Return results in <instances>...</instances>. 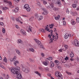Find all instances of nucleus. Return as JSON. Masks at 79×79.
I'll use <instances>...</instances> for the list:
<instances>
[{
    "instance_id": "nucleus-1",
    "label": "nucleus",
    "mask_w": 79,
    "mask_h": 79,
    "mask_svg": "<svg viewBox=\"0 0 79 79\" xmlns=\"http://www.w3.org/2000/svg\"><path fill=\"white\" fill-rule=\"evenodd\" d=\"M19 70H20V68L19 67H17L16 68H13L11 69V71L14 74H18V73L20 72Z\"/></svg>"
},
{
    "instance_id": "nucleus-2",
    "label": "nucleus",
    "mask_w": 79,
    "mask_h": 79,
    "mask_svg": "<svg viewBox=\"0 0 79 79\" xmlns=\"http://www.w3.org/2000/svg\"><path fill=\"white\" fill-rule=\"evenodd\" d=\"M34 40H35V42L36 43H37V44L40 47V48H41L43 49L44 48V47H43V44H41V42H40L39 40L36 39H34Z\"/></svg>"
},
{
    "instance_id": "nucleus-3",
    "label": "nucleus",
    "mask_w": 79,
    "mask_h": 79,
    "mask_svg": "<svg viewBox=\"0 0 79 79\" xmlns=\"http://www.w3.org/2000/svg\"><path fill=\"white\" fill-rule=\"evenodd\" d=\"M55 75L58 77L59 79H63V78H62V77L61 76L62 75L60 73V72L57 71Z\"/></svg>"
},
{
    "instance_id": "nucleus-4",
    "label": "nucleus",
    "mask_w": 79,
    "mask_h": 79,
    "mask_svg": "<svg viewBox=\"0 0 79 79\" xmlns=\"http://www.w3.org/2000/svg\"><path fill=\"white\" fill-rule=\"evenodd\" d=\"M4 2H6L9 4V6L10 8H14V6L12 5V3L10 1H8V0H4Z\"/></svg>"
},
{
    "instance_id": "nucleus-5",
    "label": "nucleus",
    "mask_w": 79,
    "mask_h": 79,
    "mask_svg": "<svg viewBox=\"0 0 79 79\" xmlns=\"http://www.w3.org/2000/svg\"><path fill=\"white\" fill-rule=\"evenodd\" d=\"M16 75V77L18 79H22V75L21 74V72H19L17 73V74H15Z\"/></svg>"
},
{
    "instance_id": "nucleus-6",
    "label": "nucleus",
    "mask_w": 79,
    "mask_h": 79,
    "mask_svg": "<svg viewBox=\"0 0 79 79\" xmlns=\"http://www.w3.org/2000/svg\"><path fill=\"white\" fill-rule=\"evenodd\" d=\"M22 70L23 71V72H25V73H28L29 72V69H26L25 68H24V67L22 66Z\"/></svg>"
},
{
    "instance_id": "nucleus-7",
    "label": "nucleus",
    "mask_w": 79,
    "mask_h": 79,
    "mask_svg": "<svg viewBox=\"0 0 79 79\" xmlns=\"http://www.w3.org/2000/svg\"><path fill=\"white\" fill-rule=\"evenodd\" d=\"M79 41H77V40H74V42H72V44L73 45H75V46H79Z\"/></svg>"
},
{
    "instance_id": "nucleus-8",
    "label": "nucleus",
    "mask_w": 79,
    "mask_h": 79,
    "mask_svg": "<svg viewBox=\"0 0 79 79\" xmlns=\"http://www.w3.org/2000/svg\"><path fill=\"white\" fill-rule=\"evenodd\" d=\"M56 5H58V6H60L61 5V1L60 0H58L55 3Z\"/></svg>"
},
{
    "instance_id": "nucleus-9",
    "label": "nucleus",
    "mask_w": 79,
    "mask_h": 79,
    "mask_svg": "<svg viewBox=\"0 0 79 79\" xmlns=\"http://www.w3.org/2000/svg\"><path fill=\"white\" fill-rule=\"evenodd\" d=\"M50 66L51 68H53L54 67V62L53 61H51L50 62Z\"/></svg>"
},
{
    "instance_id": "nucleus-10",
    "label": "nucleus",
    "mask_w": 79,
    "mask_h": 79,
    "mask_svg": "<svg viewBox=\"0 0 79 79\" xmlns=\"http://www.w3.org/2000/svg\"><path fill=\"white\" fill-rule=\"evenodd\" d=\"M20 32L23 34V35H26V32L24 31V29H22L20 30Z\"/></svg>"
},
{
    "instance_id": "nucleus-11",
    "label": "nucleus",
    "mask_w": 79,
    "mask_h": 79,
    "mask_svg": "<svg viewBox=\"0 0 79 79\" xmlns=\"http://www.w3.org/2000/svg\"><path fill=\"white\" fill-rule=\"evenodd\" d=\"M53 10L55 11H59L60 10V8L58 7H54L53 8Z\"/></svg>"
},
{
    "instance_id": "nucleus-12",
    "label": "nucleus",
    "mask_w": 79,
    "mask_h": 79,
    "mask_svg": "<svg viewBox=\"0 0 79 79\" xmlns=\"http://www.w3.org/2000/svg\"><path fill=\"white\" fill-rule=\"evenodd\" d=\"M69 37V34L68 33H66L64 35V38L65 39H68Z\"/></svg>"
},
{
    "instance_id": "nucleus-13",
    "label": "nucleus",
    "mask_w": 79,
    "mask_h": 79,
    "mask_svg": "<svg viewBox=\"0 0 79 79\" xmlns=\"http://www.w3.org/2000/svg\"><path fill=\"white\" fill-rule=\"evenodd\" d=\"M18 7H16L15 9V10H13V12H15V13H17L18 11V9H19Z\"/></svg>"
},
{
    "instance_id": "nucleus-14",
    "label": "nucleus",
    "mask_w": 79,
    "mask_h": 79,
    "mask_svg": "<svg viewBox=\"0 0 79 79\" xmlns=\"http://www.w3.org/2000/svg\"><path fill=\"white\" fill-rule=\"evenodd\" d=\"M28 52H34V49L33 48H29L28 50Z\"/></svg>"
},
{
    "instance_id": "nucleus-15",
    "label": "nucleus",
    "mask_w": 79,
    "mask_h": 79,
    "mask_svg": "<svg viewBox=\"0 0 79 79\" xmlns=\"http://www.w3.org/2000/svg\"><path fill=\"white\" fill-rule=\"evenodd\" d=\"M29 5H28L27 4H25L24 5V8H25V9H26L27 8H28V7H29Z\"/></svg>"
},
{
    "instance_id": "nucleus-16",
    "label": "nucleus",
    "mask_w": 79,
    "mask_h": 79,
    "mask_svg": "<svg viewBox=\"0 0 79 79\" xmlns=\"http://www.w3.org/2000/svg\"><path fill=\"white\" fill-rule=\"evenodd\" d=\"M17 53L19 55H20L21 54H20V51L18 50V49H16L15 50Z\"/></svg>"
},
{
    "instance_id": "nucleus-17",
    "label": "nucleus",
    "mask_w": 79,
    "mask_h": 79,
    "mask_svg": "<svg viewBox=\"0 0 79 79\" xmlns=\"http://www.w3.org/2000/svg\"><path fill=\"white\" fill-rule=\"evenodd\" d=\"M45 30L47 31H48L49 32H51V31H52L51 30L50 31L49 30V28H48V27H46L45 28Z\"/></svg>"
},
{
    "instance_id": "nucleus-18",
    "label": "nucleus",
    "mask_w": 79,
    "mask_h": 79,
    "mask_svg": "<svg viewBox=\"0 0 79 79\" xmlns=\"http://www.w3.org/2000/svg\"><path fill=\"white\" fill-rule=\"evenodd\" d=\"M54 62L55 63H56V64L57 65H58V64H60V62H59V61L56 60H55Z\"/></svg>"
},
{
    "instance_id": "nucleus-19",
    "label": "nucleus",
    "mask_w": 79,
    "mask_h": 79,
    "mask_svg": "<svg viewBox=\"0 0 79 79\" xmlns=\"http://www.w3.org/2000/svg\"><path fill=\"white\" fill-rule=\"evenodd\" d=\"M39 31L40 32H45V30L44 29H40L39 30Z\"/></svg>"
},
{
    "instance_id": "nucleus-20",
    "label": "nucleus",
    "mask_w": 79,
    "mask_h": 79,
    "mask_svg": "<svg viewBox=\"0 0 79 79\" xmlns=\"http://www.w3.org/2000/svg\"><path fill=\"white\" fill-rule=\"evenodd\" d=\"M60 18V15H58L57 16L55 17V19L56 20H57L58 19H59Z\"/></svg>"
},
{
    "instance_id": "nucleus-21",
    "label": "nucleus",
    "mask_w": 79,
    "mask_h": 79,
    "mask_svg": "<svg viewBox=\"0 0 79 79\" xmlns=\"http://www.w3.org/2000/svg\"><path fill=\"white\" fill-rule=\"evenodd\" d=\"M43 15H47V11L45 10L42 13Z\"/></svg>"
},
{
    "instance_id": "nucleus-22",
    "label": "nucleus",
    "mask_w": 79,
    "mask_h": 79,
    "mask_svg": "<svg viewBox=\"0 0 79 79\" xmlns=\"http://www.w3.org/2000/svg\"><path fill=\"white\" fill-rule=\"evenodd\" d=\"M2 8L3 10H7L8 8V7H2Z\"/></svg>"
},
{
    "instance_id": "nucleus-23",
    "label": "nucleus",
    "mask_w": 79,
    "mask_h": 79,
    "mask_svg": "<svg viewBox=\"0 0 79 79\" xmlns=\"http://www.w3.org/2000/svg\"><path fill=\"white\" fill-rule=\"evenodd\" d=\"M3 61L5 63H7V59L6 58V57L5 56L4 59L3 60Z\"/></svg>"
},
{
    "instance_id": "nucleus-24",
    "label": "nucleus",
    "mask_w": 79,
    "mask_h": 79,
    "mask_svg": "<svg viewBox=\"0 0 79 79\" xmlns=\"http://www.w3.org/2000/svg\"><path fill=\"white\" fill-rule=\"evenodd\" d=\"M19 18H21V17H19V18H17L16 19V21H18V22H19V23H20V22H21V21H20L19 20Z\"/></svg>"
},
{
    "instance_id": "nucleus-25",
    "label": "nucleus",
    "mask_w": 79,
    "mask_h": 79,
    "mask_svg": "<svg viewBox=\"0 0 79 79\" xmlns=\"http://www.w3.org/2000/svg\"><path fill=\"white\" fill-rule=\"evenodd\" d=\"M17 42L18 43H21V44H22V43H23V42H22L23 41H22V40L21 39L17 41Z\"/></svg>"
},
{
    "instance_id": "nucleus-26",
    "label": "nucleus",
    "mask_w": 79,
    "mask_h": 79,
    "mask_svg": "<svg viewBox=\"0 0 79 79\" xmlns=\"http://www.w3.org/2000/svg\"><path fill=\"white\" fill-rule=\"evenodd\" d=\"M16 63H19V61L16 60V61H14V64L15 66H16Z\"/></svg>"
},
{
    "instance_id": "nucleus-27",
    "label": "nucleus",
    "mask_w": 79,
    "mask_h": 79,
    "mask_svg": "<svg viewBox=\"0 0 79 79\" xmlns=\"http://www.w3.org/2000/svg\"><path fill=\"white\" fill-rule=\"evenodd\" d=\"M43 63L45 66H47V60H46V61L43 62Z\"/></svg>"
},
{
    "instance_id": "nucleus-28",
    "label": "nucleus",
    "mask_w": 79,
    "mask_h": 79,
    "mask_svg": "<svg viewBox=\"0 0 79 79\" xmlns=\"http://www.w3.org/2000/svg\"><path fill=\"white\" fill-rule=\"evenodd\" d=\"M77 4H73V5L72 6L74 8H75L77 7Z\"/></svg>"
},
{
    "instance_id": "nucleus-29",
    "label": "nucleus",
    "mask_w": 79,
    "mask_h": 79,
    "mask_svg": "<svg viewBox=\"0 0 79 79\" xmlns=\"http://www.w3.org/2000/svg\"><path fill=\"white\" fill-rule=\"evenodd\" d=\"M16 56H14V58L12 59H12H11V60L10 59V61H15V60H16Z\"/></svg>"
},
{
    "instance_id": "nucleus-30",
    "label": "nucleus",
    "mask_w": 79,
    "mask_h": 79,
    "mask_svg": "<svg viewBox=\"0 0 79 79\" xmlns=\"http://www.w3.org/2000/svg\"><path fill=\"white\" fill-rule=\"evenodd\" d=\"M27 11H28V12L30 11H31V8H30V7H28L27 8V9H26Z\"/></svg>"
},
{
    "instance_id": "nucleus-31",
    "label": "nucleus",
    "mask_w": 79,
    "mask_h": 79,
    "mask_svg": "<svg viewBox=\"0 0 79 79\" xmlns=\"http://www.w3.org/2000/svg\"><path fill=\"white\" fill-rule=\"evenodd\" d=\"M70 56L71 58H73V57H74V54L73 53L70 54Z\"/></svg>"
},
{
    "instance_id": "nucleus-32",
    "label": "nucleus",
    "mask_w": 79,
    "mask_h": 79,
    "mask_svg": "<svg viewBox=\"0 0 79 79\" xmlns=\"http://www.w3.org/2000/svg\"><path fill=\"white\" fill-rule=\"evenodd\" d=\"M71 24H72V25H75V24H76V22L74 21H73L71 22Z\"/></svg>"
},
{
    "instance_id": "nucleus-33",
    "label": "nucleus",
    "mask_w": 79,
    "mask_h": 79,
    "mask_svg": "<svg viewBox=\"0 0 79 79\" xmlns=\"http://www.w3.org/2000/svg\"><path fill=\"white\" fill-rule=\"evenodd\" d=\"M76 22L77 23H79V18H77L76 19Z\"/></svg>"
},
{
    "instance_id": "nucleus-34",
    "label": "nucleus",
    "mask_w": 79,
    "mask_h": 79,
    "mask_svg": "<svg viewBox=\"0 0 79 79\" xmlns=\"http://www.w3.org/2000/svg\"><path fill=\"white\" fill-rule=\"evenodd\" d=\"M0 67L2 68H3V69H5V68L2 65H1V64H0Z\"/></svg>"
},
{
    "instance_id": "nucleus-35",
    "label": "nucleus",
    "mask_w": 79,
    "mask_h": 79,
    "mask_svg": "<svg viewBox=\"0 0 79 79\" xmlns=\"http://www.w3.org/2000/svg\"><path fill=\"white\" fill-rule=\"evenodd\" d=\"M2 32L3 33H5V29L4 28L2 29Z\"/></svg>"
},
{
    "instance_id": "nucleus-36",
    "label": "nucleus",
    "mask_w": 79,
    "mask_h": 79,
    "mask_svg": "<svg viewBox=\"0 0 79 79\" xmlns=\"http://www.w3.org/2000/svg\"><path fill=\"white\" fill-rule=\"evenodd\" d=\"M33 19H34V17H31L29 19V20L32 21Z\"/></svg>"
},
{
    "instance_id": "nucleus-37",
    "label": "nucleus",
    "mask_w": 79,
    "mask_h": 79,
    "mask_svg": "<svg viewBox=\"0 0 79 79\" xmlns=\"http://www.w3.org/2000/svg\"><path fill=\"white\" fill-rule=\"evenodd\" d=\"M52 8H53H53H54L55 7H54V5L53 4H51L50 5Z\"/></svg>"
},
{
    "instance_id": "nucleus-38",
    "label": "nucleus",
    "mask_w": 79,
    "mask_h": 79,
    "mask_svg": "<svg viewBox=\"0 0 79 79\" xmlns=\"http://www.w3.org/2000/svg\"><path fill=\"white\" fill-rule=\"evenodd\" d=\"M31 28H32V27L31 26H29V30L31 32H32V30L31 29Z\"/></svg>"
},
{
    "instance_id": "nucleus-39",
    "label": "nucleus",
    "mask_w": 79,
    "mask_h": 79,
    "mask_svg": "<svg viewBox=\"0 0 79 79\" xmlns=\"http://www.w3.org/2000/svg\"><path fill=\"white\" fill-rule=\"evenodd\" d=\"M39 20H41V19H43V17L42 16H40L39 17Z\"/></svg>"
},
{
    "instance_id": "nucleus-40",
    "label": "nucleus",
    "mask_w": 79,
    "mask_h": 79,
    "mask_svg": "<svg viewBox=\"0 0 79 79\" xmlns=\"http://www.w3.org/2000/svg\"><path fill=\"white\" fill-rule=\"evenodd\" d=\"M57 68H58V69H60L61 68V66H59V65H57L56 66Z\"/></svg>"
},
{
    "instance_id": "nucleus-41",
    "label": "nucleus",
    "mask_w": 79,
    "mask_h": 79,
    "mask_svg": "<svg viewBox=\"0 0 79 79\" xmlns=\"http://www.w3.org/2000/svg\"><path fill=\"white\" fill-rule=\"evenodd\" d=\"M65 60H69V57H68L67 56H66L65 57V58H64Z\"/></svg>"
},
{
    "instance_id": "nucleus-42",
    "label": "nucleus",
    "mask_w": 79,
    "mask_h": 79,
    "mask_svg": "<svg viewBox=\"0 0 79 79\" xmlns=\"http://www.w3.org/2000/svg\"><path fill=\"white\" fill-rule=\"evenodd\" d=\"M51 26H52L51 27V26L50 27V26L48 27H49L50 29H52V28L53 27V26H54V25H53V24H52V25H51Z\"/></svg>"
},
{
    "instance_id": "nucleus-43",
    "label": "nucleus",
    "mask_w": 79,
    "mask_h": 79,
    "mask_svg": "<svg viewBox=\"0 0 79 79\" xmlns=\"http://www.w3.org/2000/svg\"><path fill=\"white\" fill-rule=\"evenodd\" d=\"M64 48H65V49L66 50V49H68V45H65L64 46Z\"/></svg>"
},
{
    "instance_id": "nucleus-44",
    "label": "nucleus",
    "mask_w": 79,
    "mask_h": 79,
    "mask_svg": "<svg viewBox=\"0 0 79 79\" xmlns=\"http://www.w3.org/2000/svg\"><path fill=\"white\" fill-rule=\"evenodd\" d=\"M52 59H53V58H52V57H49V59H48L49 60H50V61L52 60Z\"/></svg>"
},
{
    "instance_id": "nucleus-45",
    "label": "nucleus",
    "mask_w": 79,
    "mask_h": 79,
    "mask_svg": "<svg viewBox=\"0 0 79 79\" xmlns=\"http://www.w3.org/2000/svg\"><path fill=\"white\" fill-rule=\"evenodd\" d=\"M71 14V15H72L73 16L74 15V12H73L72 11Z\"/></svg>"
},
{
    "instance_id": "nucleus-46",
    "label": "nucleus",
    "mask_w": 79,
    "mask_h": 79,
    "mask_svg": "<svg viewBox=\"0 0 79 79\" xmlns=\"http://www.w3.org/2000/svg\"><path fill=\"white\" fill-rule=\"evenodd\" d=\"M66 12L67 13H68V14H69V10H68V9H67L66 10Z\"/></svg>"
},
{
    "instance_id": "nucleus-47",
    "label": "nucleus",
    "mask_w": 79,
    "mask_h": 79,
    "mask_svg": "<svg viewBox=\"0 0 79 79\" xmlns=\"http://www.w3.org/2000/svg\"><path fill=\"white\" fill-rule=\"evenodd\" d=\"M43 3H44V4H45V5L47 4V2L45 1H43Z\"/></svg>"
},
{
    "instance_id": "nucleus-48",
    "label": "nucleus",
    "mask_w": 79,
    "mask_h": 79,
    "mask_svg": "<svg viewBox=\"0 0 79 79\" xmlns=\"http://www.w3.org/2000/svg\"><path fill=\"white\" fill-rule=\"evenodd\" d=\"M48 37H49V39H50V38H51V34H49L48 35Z\"/></svg>"
},
{
    "instance_id": "nucleus-49",
    "label": "nucleus",
    "mask_w": 79,
    "mask_h": 79,
    "mask_svg": "<svg viewBox=\"0 0 79 79\" xmlns=\"http://www.w3.org/2000/svg\"><path fill=\"white\" fill-rule=\"evenodd\" d=\"M0 24L1 26H3V22H0Z\"/></svg>"
},
{
    "instance_id": "nucleus-50",
    "label": "nucleus",
    "mask_w": 79,
    "mask_h": 79,
    "mask_svg": "<svg viewBox=\"0 0 79 79\" xmlns=\"http://www.w3.org/2000/svg\"><path fill=\"white\" fill-rule=\"evenodd\" d=\"M66 73H67V74H68L69 75H71V73H69V72H67Z\"/></svg>"
},
{
    "instance_id": "nucleus-51",
    "label": "nucleus",
    "mask_w": 79,
    "mask_h": 79,
    "mask_svg": "<svg viewBox=\"0 0 79 79\" xmlns=\"http://www.w3.org/2000/svg\"><path fill=\"white\" fill-rule=\"evenodd\" d=\"M41 56L43 57L45 56V55H44V53H42L41 54Z\"/></svg>"
},
{
    "instance_id": "nucleus-52",
    "label": "nucleus",
    "mask_w": 79,
    "mask_h": 79,
    "mask_svg": "<svg viewBox=\"0 0 79 79\" xmlns=\"http://www.w3.org/2000/svg\"><path fill=\"white\" fill-rule=\"evenodd\" d=\"M70 60H71V61H74V59L72 58H71L70 59Z\"/></svg>"
},
{
    "instance_id": "nucleus-53",
    "label": "nucleus",
    "mask_w": 79,
    "mask_h": 79,
    "mask_svg": "<svg viewBox=\"0 0 79 79\" xmlns=\"http://www.w3.org/2000/svg\"><path fill=\"white\" fill-rule=\"evenodd\" d=\"M45 69L46 70H47V71H48V70H49V68H45Z\"/></svg>"
},
{
    "instance_id": "nucleus-54",
    "label": "nucleus",
    "mask_w": 79,
    "mask_h": 79,
    "mask_svg": "<svg viewBox=\"0 0 79 79\" xmlns=\"http://www.w3.org/2000/svg\"><path fill=\"white\" fill-rule=\"evenodd\" d=\"M14 1H15V2H16L17 3L18 2H19V1L20 0H14Z\"/></svg>"
},
{
    "instance_id": "nucleus-55",
    "label": "nucleus",
    "mask_w": 79,
    "mask_h": 79,
    "mask_svg": "<svg viewBox=\"0 0 79 79\" xmlns=\"http://www.w3.org/2000/svg\"><path fill=\"white\" fill-rule=\"evenodd\" d=\"M29 61H31V62L33 61V60H32V59H31V58H30L29 59Z\"/></svg>"
},
{
    "instance_id": "nucleus-56",
    "label": "nucleus",
    "mask_w": 79,
    "mask_h": 79,
    "mask_svg": "<svg viewBox=\"0 0 79 79\" xmlns=\"http://www.w3.org/2000/svg\"><path fill=\"white\" fill-rule=\"evenodd\" d=\"M64 61H65V60H63V61H62V63H66V61L64 62Z\"/></svg>"
},
{
    "instance_id": "nucleus-57",
    "label": "nucleus",
    "mask_w": 79,
    "mask_h": 79,
    "mask_svg": "<svg viewBox=\"0 0 79 79\" xmlns=\"http://www.w3.org/2000/svg\"><path fill=\"white\" fill-rule=\"evenodd\" d=\"M42 10H43V11H47V10L45 8H43L42 9Z\"/></svg>"
},
{
    "instance_id": "nucleus-58",
    "label": "nucleus",
    "mask_w": 79,
    "mask_h": 79,
    "mask_svg": "<svg viewBox=\"0 0 79 79\" xmlns=\"http://www.w3.org/2000/svg\"><path fill=\"white\" fill-rule=\"evenodd\" d=\"M35 73H36V74H38L39 73V72L38 71H35Z\"/></svg>"
},
{
    "instance_id": "nucleus-59",
    "label": "nucleus",
    "mask_w": 79,
    "mask_h": 79,
    "mask_svg": "<svg viewBox=\"0 0 79 79\" xmlns=\"http://www.w3.org/2000/svg\"><path fill=\"white\" fill-rule=\"evenodd\" d=\"M39 69H40V70H42L43 69L42 67H40L39 68Z\"/></svg>"
},
{
    "instance_id": "nucleus-60",
    "label": "nucleus",
    "mask_w": 79,
    "mask_h": 79,
    "mask_svg": "<svg viewBox=\"0 0 79 79\" xmlns=\"http://www.w3.org/2000/svg\"><path fill=\"white\" fill-rule=\"evenodd\" d=\"M59 52H62V49H60L59 50Z\"/></svg>"
},
{
    "instance_id": "nucleus-61",
    "label": "nucleus",
    "mask_w": 79,
    "mask_h": 79,
    "mask_svg": "<svg viewBox=\"0 0 79 79\" xmlns=\"http://www.w3.org/2000/svg\"><path fill=\"white\" fill-rule=\"evenodd\" d=\"M38 74L39 76H41V74L39 73V72L38 73Z\"/></svg>"
},
{
    "instance_id": "nucleus-62",
    "label": "nucleus",
    "mask_w": 79,
    "mask_h": 79,
    "mask_svg": "<svg viewBox=\"0 0 79 79\" xmlns=\"http://www.w3.org/2000/svg\"><path fill=\"white\" fill-rule=\"evenodd\" d=\"M37 4L38 5H40V2H38L37 3Z\"/></svg>"
},
{
    "instance_id": "nucleus-63",
    "label": "nucleus",
    "mask_w": 79,
    "mask_h": 79,
    "mask_svg": "<svg viewBox=\"0 0 79 79\" xmlns=\"http://www.w3.org/2000/svg\"><path fill=\"white\" fill-rule=\"evenodd\" d=\"M75 3H77V1H74Z\"/></svg>"
},
{
    "instance_id": "nucleus-64",
    "label": "nucleus",
    "mask_w": 79,
    "mask_h": 79,
    "mask_svg": "<svg viewBox=\"0 0 79 79\" xmlns=\"http://www.w3.org/2000/svg\"><path fill=\"white\" fill-rule=\"evenodd\" d=\"M76 10H77V11H79V8L78 7L77 8Z\"/></svg>"
}]
</instances>
